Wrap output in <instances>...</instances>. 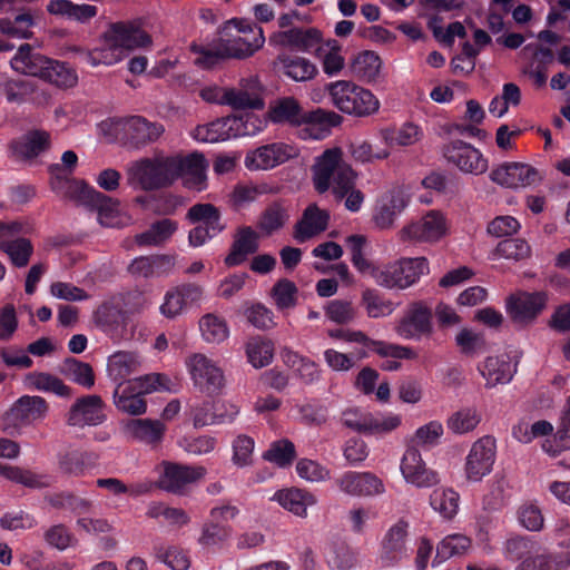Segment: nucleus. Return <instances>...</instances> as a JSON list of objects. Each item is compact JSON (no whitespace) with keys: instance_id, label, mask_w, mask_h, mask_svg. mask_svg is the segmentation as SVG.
Instances as JSON below:
<instances>
[{"instance_id":"nucleus-1","label":"nucleus","mask_w":570,"mask_h":570,"mask_svg":"<svg viewBox=\"0 0 570 570\" xmlns=\"http://www.w3.org/2000/svg\"><path fill=\"white\" fill-rule=\"evenodd\" d=\"M312 173L315 189L320 194L332 189L337 199H343L355 186L356 173L345 161L340 148L326 149L317 157Z\"/></svg>"},{"instance_id":"nucleus-2","label":"nucleus","mask_w":570,"mask_h":570,"mask_svg":"<svg viewBox=\"0 0 570 570\" xmlns=\"http://www.w3.org/2000/svg\"><path fill=\"white\" fill-rule=\"evenodd\" d=\"M333 105L344 114L368 117L380 109V100L374 94L348 80H338L326 86Z\"/></svg>"},{"instance_id":"nucleus-3","label":"nucleus","mask_w":570,"mask_h":570,"mask_svg":"<svg viewBox=\"0 0 570 570\" xmlns=\"http://www.w3.org/2000/svg\"><path fill=\"white\" fill-rule=\"evenodd\" d=\"M175 170L176 163L171 161V156L141 158L128 166V183L146 191L165 188L176 181Z\"/></svg>"},{"instance_id":"nucleus-4","label":"nucleus","mask_w":570,"mask_h":570,"mask_svg":"<svg viewBox=\"0 0 570 570\" xmlns=\"http://www.w3.org/2000/svg\"><path fill=\"white\" fill-rule=\"evenodd\" d=\"M449 233L446 215L438 209H430L421 217L406 223L397 233L403 243L435 244Z\"/></svg>"},{"instance_id":"nucleus-5","label":"nucleus","mask_w":570,"mask_h":570,"mask_svg":"<svg viewBox=\"0 0 570 570\" xmlns=\"http://www.w3.org/2000/svg\"><path fill=\"white\" fill-rule=\"evenodd\" d=\"M428 269V261L424 257L402 258L384 268H372L375 282L385 288L404 289L413 285Z\"/></svg>"},{"instance_id":"nucleus-6","label":"nucleus","mask_w":570,"mask_h":570,"mask_svg":"<svg viewBox=\"0 0 570 570\" xmlns=\"http://www.w3.org/2000/svg\"><path fill=\"white\" fill-rule=\"evenodd\" d=\"M448 163L454 165L463 173L481 175L488 169V160L481 151L463 140H452L442 148Z\"/></svg>"},{"instance_id":"nucleus-7","label":"nucleus","mask_w":570,"mask_h":570,"mask_svg":"<svg viewBox=\"0 0 570 570\" xmlns=\"http://www.w3.org/2000/svg\"><path fill=\"white\" fill-rule=\"evenodd\" d=\"M495 449V440L491 436H483L472 444L465 461L468 480L479 482L492 471Z\"/></svg>"},{"instance_id":"nucleus-8","label":"nucleus","mask_w":570,"mask_h":570,"mask_svg":"<svg viewBox=\"0 0 570 570\" xmlns=\"http://www.w3.org/2000/svg\"><path fill=\"white\" fill-rule=\"evenodd\" d=\"M432 331V311L423 302L412 303L395 326V332L405 340L430 336Z\"/></svg>"},{"instance_id":"nucleus-9","label":"nucleus","mask_w":570,"mask_h":570,"mask_svg":"<svg viewBox=\"0 0 570 570\" xmlns=\"http://www.w3.org/2000/svg\"><path fill=\"white\" fill-rule=\"evenodd\" d=\"M547 305L543 292L520 293L507 299V313L513 323L528 325L532 323Z\"/></svg>"},{"instance_id":"nucleus-10","label":"nucleus","mask_w":570,"mask_h":570,"mask_svg":"<svg viewBox=\"0 0 570 570\" xmlns=\"http://www.w3.org/2000/svg\"><path fill=\"white\" fill-rule=\"evenodd\" d=\"M95 324L115 341L132 335L128 313L111 303H102L94 313Z\"/></svg>"},{"instance_id":"nucleus-11","label":"nucleus","mask_w":570,"mask_h":570,"mask_svg":"<svg viewBox=\"0 0 570 570\" xmlns=\"http://www.w3.org/2000/svg\"><path fill=\"white\" fill-rule=\"evenodd\" d=\"M295 156H297V150L293 146L273 142L248 151L245 157V166L252 170H266L284 164Z\"/></svg>"},{"instance_id":"nucleus-12","label":"nucleus","mask_w":570,"mask_h":570,"mask_svg":"<svg viewBox=\"0 0 570 570\" xmlns=\"http://www.w3.org/2000/svg\"><path fill=\"white\" fill-rule=\"evenodd\" d=\"M49 170L51 174L50 186L59 197L89 205L92 198L91 194H95L96 189L82 180H76L65 175L62 167L58 164L51 165Z\"/></svg>"},{"instance_id":"nucleus-13","label":"nucleus","mask_w":570,"mask_h":570,"mask_svg":"<svg viewBox=\"0 0 570 570\" xmlns=\"http://www.w3.org/2000/svg\"><path fill=\"white\" fill-rule=\"evenodd\" d=\"M106 420L104 402L99 395H85L76 400L67 413L69 426L85 428L101 424Z\"/></svg>"},{"instance_id":"nucleus-14","label":"nucleus","mask_w":570,"mask_h":570,"mask_svg":"<svg viewBox=\"0 0 570 570\" xmlns=\"http://www.w3.org/2000/svg\"><path fill=\"white\" fill-rule=\"evenodd\" d=\"M205 474L206 469L204 466H188L166 462L158 485L167 492L183 494L187 485L200 480Z\"/></svg>"},{"instance_id":"nucleus-15","label":"nucleus","mask_w":570,"mask_h":570,"mask_svg":"<svg viewBox=\"0 0 570 570\" xmlns=\"http://www.w3.org/2000/svg\"><path fill=\"white\" fill-rule=\"evenodd\" d=\"M102 39L116 41L122 52L151 43V37L142 30L140 20L114 22L104 32Z\"/></svg>"},{"instance_id":"nucleus-16","label":"nucleus","mask_w":570,"mask_h":570,"mask_svg":"<svg viewBox=\"0 0 570 570\" xmlns=\"http://www.w3.org/2000/svg\"><path fill=\"white\" fill-rule=\"evenodd\" d=\"M222 101L234 109H263V88L256 77L242 79L238 88L224 90Z\"/></svg>"},{"instance_id":"nucleus-17","label":"nucleus","mask_w":570,"mask_h":570,"mask_svg":"<svg viewBox=\"0 0 570 570\" xmlns=\"http://www.w3.org/2000/svg\"><path fill=\"white\" fill-rule=\"evenodd\" d=\"M401 472L406 482L417 488H431L440 482L438 473L426 466L414 445L406 449L401 461Z\"/></svg>"},{"instance_id":"nucleus-18","label":"nucleus","mask_w":570,"mask_h":570,"mask_svg":"<svg viewBox=\"0 0 570 570\" xmlns=\"http://www.w3.org/2000/svg\"><path fill=\"white\" fill-rule=\"evenodd\" d=\"M491 179L499 185L518 188L538 184L542 175L528 164L508 163L492 170Z\"/></svg>"},{"instance_id":"nucleus-19","label":"nucleus","mask_w":570,"mask_h":570,"mask_svg":"<svg viewBox=\"0 0 570 570\" xmlns=\"http://www.w3.org/2000/svg\"><path fill=\"white\" fill-rule=\"evenodd\" d=\"M193 381L197 386L207 391L216 392L224 384V375L222 370L206 355L197 353L188 358Z\"/></svg>"},{"instance_id":"nucleus-20","label":"nucleus","mask_w":570,"mask_h":570,"mask_svg":"<svg viewBox=\"0 0 570 570\" xmlns=\"http://www.w3.org/2000/svg\"><path fill=\"white\" fill-rule=\"evenodd\" d=\"M271 41L285 47H294L304 52L315 51L317 57H322V32L316 28H292L281 31L271 37Z\"/></svg>"},{"instance_id":"nucleus-21","label":"nucleus","mask_w":570,"mask_h":570,"mask_svg":"<svg viewBox=\"0 0 570 570\" xmlns=\"http://www.w3.org/2000/svg\"><path fill=\"white\" fill-rule=\"evenodd\" d=\"M336 484L341 491L353 497H371L384 492L382 480L371 472H346L336 480Z\"/></svg>"},{"instance_id":"nucleus-22","label":"nucleus","mask_w":570,"mask_h":570,"mask_svg":"<svg viewBox=\"0 0 570 570\" xmlns=\"http://www.w3.org/2000/svg\"><path fill=\"white\" fill-rule=\"evenodd\" d=\"M267 116L274 124L295 127L309 122V115L304 111L298 100L294 97H281L271 101Z\"/></svg>"},{"instance_id":"nucleus-23","label":"nucleus","mask_w":570,"mask_h":570,"mask_svg":"<svg viewBox=\"0 0 570 570\" xmlns=\"http://www.w3.org/2000/svg\"><path fill=\"white\" fill-rule=\"evenodd\" d=\"M238 413L239 410L234 404L222 401H207L194 409V425L196 428H203L228 423L232 422Z\"/></svg>"},{"instance_id":"nucleus-24","label":"nucleus","mask_w":570,"mask_h":570,"mask_svg":"<svg viewBox=\"0 0 570 570\" xmlns=\"http://www.w3.org/2000/svg\"><path fill=\"white\" fill-rule=\"evenodd\" d=\"M259 234L250 226H242L236 230L229 254L224 263L228 267L243 264L247 257L259 248Z\"/></svg>"},{"instance_id":"nucleus-25","label":"nucleus","mask_w":570,"mask_h":570,"mask_svg":"<svg viewBox=\"0 0 570 570\" xmlns=\"http://www.w3.org/2000/svg\"><path fill=\"white\" fill-rule=\"evenodd\" d=\"M328 222V212L321 209L316 204H311L305 208L302 218L295 224L293 236L298 243H305L326 230Z\"/></svg>"},{"instance_id":"nucleus-26","label":"nucleus","mask_w":570,"mask_h":570,"mask_svg":"<svg viewBox=\"0 0 570 570\" xmlns=\"http://www.w3.org/2000/svg\"><path fill=\"white\" fill-rule=\"evenodd\" d=\"M51 145L50 134L46 130L33 129L24 134L20 139L10 142L13 156L20 159H33L47 151Z\"/></svg>"},{"instance_id":"nucleus-27","label":"nucleus","mask_w":570,"mask_h":570,"mask_svg":"<svg viewBox=\"0 0 570 570\" xmlns=\"http://www.w3.org/2000/svg\"><path fill=\"white\" fill-rule=\"evenodd\" d=\"M407 522L400 520L392 525L382 541L381 560L391 566L406 556Z\"/></svg>"},{"instance_id":"nucleus-28","label":"nucleus","mask_w":570,"mask_h":570,"mask_svg":"<svg viewBox=\"0 0 570 570\" xmlns=\"http://www.w3.org/2000/svg\"><path fill=\"white\" fill-rule=\"evenodd\" d=\"M407 204L409 199L402 190H393L377 204L373 215L375 226L380 229L392 228Z\"/></svg>"},{"instance_id":"nucleus-29","label":"nucleus","mask_w":570,"mask_h":570,"mask_svg":"<svg viewBox=\"0 0 570 570\" xmlns=\"http://www.w3.org/2000/svg\"><path fill=\"white\" fill-rule=\"evenodd\" d=\"M124 130L127 140L135 147L156 141L165 131L161 124L150 122L140 116L129 118L125 122Z\"/></svg>"},{"instance_id":"nucleus-30","label":"nucleus","mask_w":570,"mask_h":570,"mask_svg":"<svg viewBox=\"0 0 570 570\" xmlns=\"http://www.w3.org/2000/svg\"><path fill=\"white\" fill-rule=\"evenodd\" d=\"M92 198L89 203L98 213V222L105 227H122L126 226L130 218L122 214L119 206L120 203L98 190L91 194Z\"/></svg>"},{"instance_id":"nucleus-31","label":"nucleus","mask_w":570,"mask_h":570,"mask_svg":"<svg viewBox=\"0 0 570 570\" xmlns=\"http://www.w3.org/2000/svg\"><path fill=\"white\" fill-rule=\"evenodd\" d=\"M478 368L487 381V387L509 383L515 373V365L511 363L510 356L505 354L487 357Z\"/></svg>"},{"instance_id":"nucleus-32","label":"nucleus","mask_w":570,"mask_h":570,"mask_svg":"<svg viewBox=\"0 0 570 570\" xmlns=\"http://www.w3.org/2000/svg\"><path fill=\"white\" fill-rule=\"evenodd\" d=\"M48 409V403L43 397L23 395L16 401L10 410V415L16 423L29 425L42 420L47 415Z\"/></svg>"},{"instance_id":"nucleus-33","label":"nucleus","mask_w":570,"mask_h":570,"mask_svg":"<svg viewBox=\"0 0 570 570\" xmlns=\"http://www.w3.org/2000/svg\"><path fill=\"white\" fill-rule=\"evenodd\" d=\"M10 63L18 72L41 78L47 63H50V58L33 50L29 43H23L19 47Z\"/></svg>"},{"instance_id":"nucleus-34","label":"nucleus","mask_w":570,"mask_h":570,"mask_svg":"<svg viewBox=\"0 0 570 570\" xmlns=\"http://www.w3.org/2000/svg\"><path fill=\"white\" fill-rule=\"evenodd\" d=\"M274 499L284 509L301 518L307 517V508L317 503L313 493L297 488L279 490L274 494Z\"/></svg>"},{"instance_id":"nucleus-35","label":"nucleus","mask_w":570,"mask_h":570,"mask_svg":"<svg viewBox=\"0 0 570 570\" xmlns=\"http://www.w3.org/2000/svg\"><path fill=\"white\" fill-rule=\"evenodd\" d=\"M288 219V206L284 202H273L261 213L256 227L263 236L269 237L281 230Z\"/></svg>"},{"instance_id":"nucleus-36","label":"nucleus","mask_w":570,"mask_h":570,"mask_svg":"<svg viewBox=\"0 0 570 570\" xmlns=\"http://www.w3.org/2000/svg\"><path fill=\"white\" fill-rule=\"evenodd\" d=\"M141 357L136 352L118 351L108 357L107 371L114 381L125 382L131 374L139 371Z\"/></svg>"},{"instance_id":"nucleus-37","label":"nucleus","mask_w":570,"mask_h":570,"mask_svg":"<svg viewBox=\"0 0 570 570\" xmlns=\"http://www.w3.org/2000/svg\"><path fill=\"white\" fill-rule=\"evenodd\" d=\"M165 430L164 423L150 419H132L125 426L130 438L147 444H158L163 440Z\"/></svg>"},{"instance_id":"nucleus-38","label":"nucleus","mask_w":570,"mask_h":570,"mask_svg":"<svg viewBox=\"0 0 570 570\" xmlns=\"http://www.w3.org/2000/svg\"><path fill=\"white\" fill-rule=\"evenodd\" d=\"M104 45L92 50H83L79 47L72 48V51L79 53L81 59L92 67L100 65L111 66L124 58V52L116 41L102 39Z\"/></svg>"},{"instance_id":"nucleus-39","label":"nucleus","mask_w":570,"mask_h":570,"mask_svg":"<svg viewBox=\"0 0 570 570\" xmlns=\"http://www.w3.org/2000/svg\"><path fill=\"white\" fill-rule=\"evenodd\" d=\"M142 393L132 387L129 383L119 382L114 391V403L116 407L130 415H140L146 412L147 404Z\"/></svg>"},{"instance_id":"nucleus-40","label":"nucleus","mask_w":570,"mask_h":570,"mask_svg":"<svg viewBox=\"0 0 570 570\" xmlns=\"http://www.w3.org/2000/svg\"><path fill=\"white\" fill-rule=\"evenodd\" d=\"M186 218L193 224H199L207 228L212 235L220 234L226 225L222 220L219 209L209 203H199L193 205L187 214Z\"/></svg>"},{"instance_id":"nucleus-41","label":"nucleus","mask_w":570,"mask_h":570,"mask_svg":"<svg viewBox=\"0 0 570 570\" xmlns=\"http://www.w3.org/2000/svg\"><path fill=\"white\" fill-rule=\"evenodd\" d=\"M177 229L176 220L163 218L153 223L144 233L137 234L135 242L139 246H161L171 238Z\"/></svg>"},{"instance_id":"nucleus-42","label":"nucleus","mask_w":570,"mask_h":570,"mask_svg":"<svg viewBox=\"0 0 570 570\" xmlns=\"http://www.w3.org/2000/svg\"><path fill=\"white\" fill-rule=\"evenodd\" d=\"M422 136V130L413 122H405L400 128L392 127L380 130V137L387 148L412 146L420 141Z\"/></svg>"},{"instance_id":"nucleus-43","label":"nucleus","mask_w":570,"mask_h":570,"mask_svg":"<svg viewBox=\"0 0 570 570\" xmlns=\"http://www.w3.org/2000/svg\"><path fill=\"white\" fill-rule=\"evenodd\" d=\"M45 501L53 509L69 510L75 514H85L92 509V502L72 492L61 491L45 495Z\"/></svg>"},{"instance_id":"nucleus-44","label":"nucleus","mask_w":570,"mask_h":570,"mask_svg":"<svg viewBox=\"0 0 570 570\" xmlns=\"http://www.w3.org/2000/svg\"><path fill=\"white\" fill-rule=\"evenodd\" d=\"M171 161L176 163L175 179L183 176H190L195 185L204 181V170L206 167L205 158L202 154L194 153L188 156H171Z\"/></svg>"},{"instance_id":"nucleus-45","label":"nucleus","mask_w":570,"mask_h":570,"mask_svg":"<svg viewBox=\"0 0 570 570\" xmlns=\"http://www.w3.org/2000/svg\"><path fill=\"white\" fill-rule=\"evenodd\" d=\"M284 73L295 81L312 80L318 72L317 67L308 59L299 56H279Z\"/></svg>"},{"instance_id":"nucleus-46","label":"nucleus","mask_w":570,"mask_h":570,"mask_svg":"<svg viewBox=\"0 0 570 570\" xmlns=\"http://www.w3.org/2000/svg\"><path fill=\"white\" fill-rule=\"evenodd\" d=\"M382 61L374 51L358 53L351 63L352 73L360 80L373 82L377 79Z\"/></svg>"},{"instance_id":"nucleus-47","label":"nucleus","mask_w":570,"mask_h":570,"mask_svg":"<svg viewBox=\"0 0 570 570\" xmlns=\"http://www.w3.org/2000/svg\"><path fill=\"white\" fill-rule=\"evenodd\" d=\"M459 500V493L448 488H438L430 494L431 508L446 520H451L456 515Z\"/></svg>"},{"instance_id":"nucleus-48","label":"nucleus","mask_w":570,"mask_h":570,"mask_svg":"<svg viewBox=\"0 0 570 570\" xmlns=\"http://www.w3.org/2000/svg\"><path fill=\"white\" fill-rule=\"evenodd\" d=\"M28 384L39 391L50 392L61 397L70 399L72 389L63 381L52 374L45 372H32L27 375Z\"/></svg>"},{"instance_id":"nucleus-49","label":"nucleus","mask_w":570,"mask_h":570,"mask_svg":"<svg viewBox=\"0 0 570 570\" xmlns=\"http://www.w3.org/2000/svg\"><path fill=\"white\" fill-rule=\"evenodd\" d=\"M0 475L31 489L49 487V482L46 480L45 475L37 474L20 466L0 464Z\"/></svg>"},{"instance_id":"nucleus-50","label":"nucleus","mask_w":570,"mask_h":570,"mask_svg":"<svg viewBox=\"0 0 570 570\" xmlns=\"http://www.w3.org/2000/svg\"><path fill=\"white\" fill-rule=\"evenodd\" d=\"M0 250L9 256L16 267H24L33 253V246L29 239L17 237L0 240Z\"/></svg>"},{"instance_id":"nucleus-51","label":"nucleus","mask_w":570,"mask_h":570,"mask_svg":"<svg viewBox=\"0 0 570 570\" xmlns=\"http://www.w3.org/2000/svg\"><path fill=\"white\" fill-rule=\"evenodd\" d=\"M199 330L203 338L214 344L224 342L229 335V328L225 318L212 313L202 316Z\"/></svg>"},{"instance_id":"nucleus-52","label":"nucleus","mask_w":570,"mask_h":570,"mask_svg":"<svg viewBox=\"0 0 570 570\" xmlns=\"http://www.w3.org/2000/svg\"><path fill=\"white\" fill-rule=\"evenodd\" d=\"M481 422V414L475 407H462L446 420V428L454 434L473 431Z\"/></svg>"},{"instance_id":"nucleus-53","label":"nucleus","mask_w":570,"mask_h":570,"mask_svg":"<svg viewBox=\"0 0 570 570\" xmlns=\"http://www.w3.org/2000/svg\"><path fill=\"white\" fill-rule=\"evenodd\" d=\"M217 42L225 59H244L254 55L255 51L262 48L261 38L256 39L253 41L254 43L250 45L242 40L240 35H236L227 39H219Z\"/></svg>"},{"instance_id":"nucleus-54","label":"nucleus","mask_w":570,"mask_h":570,"mask_svg":"<svg viewBox=\"0 0 570 570\" xmlns=\"http://www.w3.org/2000/svg\"><path fill=\"white\" fill-rule=\"evenodd\" d=\"M61 373L86 389L95 385V374L91 365L77 358H66L61 366Z\"/></svg>"},{"instance_id":"nucleus-55","label":"nucleus","mask_w":570,"mask_h":570,"mask_svg":"<svg viewBox=\"0 0 570 570\" xmlns=\"http://www.w3.org/2000/svg\"><path fill=\"white\" fill-rule=\"evenodd\" d=\"M41 78L61 88L73 87L78 80L75 70L69 68L67 63L53 59H50V63H47Z\"/></svg>"},{"instance_id":"nucleus-56","label":"nucleus","mask_w":570,"mask_h":570,"mask_svg":"<svg viewBox=\"0 0 570 570\" xmlns=\"http://www.w3.org/2000/svg\"><path fill=\"white\" fill-rule=\"evenodd\" d=\"M228 119L222 118L206 125H199L193 130L191 135L202 142L224 141L229 138L230 127H228Z\"/></svg>"},{"instance_id":"nucleus-57","label":"nucleus","mask_w":570,"mask_h":570,"mask_svg":"<svg viewBox=\"0 0 570 570\" xmlns=\"http://www.w3.org/2000/svg\"><path fill=\"white\" fill-rule=\"evenodd\" d=\"M246 354L249 363L256 367L267 366L274 356V345L268 340L255 337L246 344Z\"/></svg>"},{"instance_id":"nucleus-58","label":"nucleus","mask_w":570,"mask_h":570,"mask_svg":"<svg viewBox=\"0 0 570 570\" xmlns=\"http://www.w3.org/2000/svg\"><path fill=\"white\" fill-rule=\"evenodd\" d=\"M263 458L279 468L288 466L296 458L295 445L287 439L274 441L269 449L264 452Z\"/></svg>"},{"instance_id":"nucleus-59","label":"nucleus","mask_w":570,"mask_h":570,"mask_svg":"<svg viewBox=\"0 0 570 570\" xmlns=\"http://www.w3.org/2000/svg\"><path fill=\"white\" fill-rule=\"evenodd\" d=\"M362 305L371 318L385 317L393 313L394 304L385 299L375 289H365L362 294Z\"/></svg>"},{"instance_id":"nucleus-60","label":"nucleus","mask_w":570,"mask_h":570,"mask_svg":"<svg viewBox=\"0 0 570 570\" xmlns=\"http://www.w3.org/2000/svg\"><path fill=\"white\" fill-rule=\"evenodd\" d=\"M33 26V18L30 13L23 12L14 17L0 19V32L9 37L29 39L32 37L30 28Z\"/></svg>"},{"instance_id":"nucleus-61","label":"nucleus","mask_w":570,"mask_h":570,"mask_svg":"<svg viewBox=\"0 0 570 570\" xmlns=\"http://www.w3.org/2000/svg\"><path fill=\"white\" fill-rule=\"evenodd\" d=\"M471 546V540L463 534H450L436 547V556L433 563L445 561L454 556L464 553Z\"/></svg>"},{"instance_id":"nucleus-62","label":"nucleus","mask_w":570,"mask_h":570,"mask_svg":"<svg viewBox=\"0 0 570 570\" xmlns=\"http://www.w3.org/2000/svg\"><path fill=\"white\" fill-rule=\"evenodd\" d=\"M126 382L142 394H148L155 391H173L168 376L160 373L146 374Z\"/></svg>"},{"instance_id":"nucleus-63","label":"nucleus","mask_w":570,"mask_h":570,"mask_svg":"<svg viewBox=\"0 0 570 570\" xmlns=\"http://www.w3.org/2000/svg\"><path fill=\"white\" fill-rule=\"evenodd\" d=\"M230 527L220 524L219 522L213 520L203 524L198 542L205 548L216 547L224 543L230 537Z\"/></svg>"},{"instance_id":"nucleus-64","label":"nucleus","mask_w":570,"mask_h":570,"mask_svg":"<svg viewBox=\"0 0 570 570\" xmlns=\"http://www.w3.org/2000/svg\"><path fill=\"white\" fill-rule=\"evenodd\" d=\"M156 557L158 560L167 564L171 570H188L191 564L188 553L184 549L176 546L158 548L156 551Z\"/></svg>"}]
</instances>
